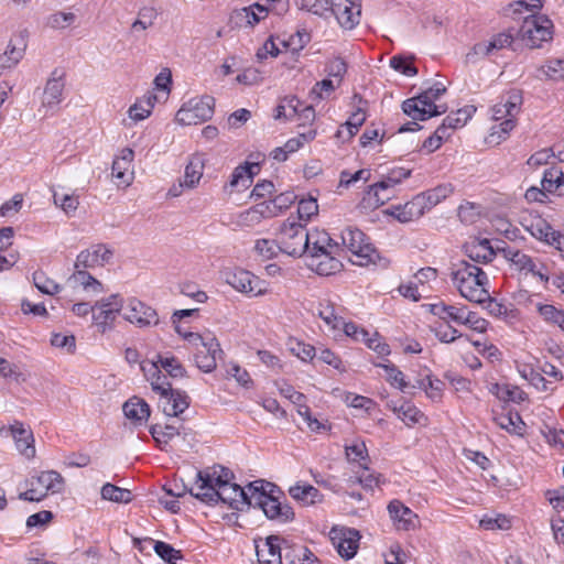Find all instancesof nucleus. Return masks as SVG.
<instances>
[{
	"label": "nucleus",
	"instance_id": "3",
	"mask_svg": "<svg viewBox=\"0 0 564 564\" xmlns=\"http://www.w3.org/2000/svg\"><path fill=\"white\" fill-rule=\"evenodd\" d=\"M522 105V95L519 90H510L502 95L497 104L491 108V117L495 121L490 129L489 142L499 144L506 140L516 127V118L520 112Z\"/></svg>",
	"mask_w": 564,
	"mask_h": 564
},
{
	"label": "nucleus",
	"instance_id": "64",
	"mask_svg": "<svg viewBox=\"0 0 564 564\" xmlns=\"http://www.w3.org/2000/svg\"><path fill=\"white\" fill-rule=\"evenodd\" d=\"M293 557L291 564H316L317 558L313 552L305 546L294 547L292 550Z\"/></svg>",
	"mask_w": 564,
	"mask_h": 564
},
{
	"label": "nucleus",
	"instance_id": "23",
	"mask_svg": "<svg viewBox=\"0 0 564 564\" xmlns=\"http://www.w3.org/2000/svg\"><path fill=\"white\" fill-rule=\"evenodd\" d=\"M274 216L275 212L272 209L271 204L262 202L239 213L236 217V225L239 227H253L260 224L262 219Z\"/></svg>",
	"mask_w": 564,
	"mask_h": 564
},
{
	"label": "nucleus",
	"instance_id": "30",
	"mask_svg": "<svg viewBox=\"0 0 564 564\" xmlns=\"http://www.w3.org/2000/svg\"><path fill=\"white\" fill-rule=\"evenodd\" d=\"M307 238H310V247L305 251L307 256L326 252L339 247L338 242L334 241L325 230L307 231Z\"/></svg>",
	"mask_w": 564,
	"mask_h": 564
},
{
	"label": "nucleus",
	"instance_id": "19",
	"mask_svg": "<svg viewBox=\"0 0 564 564\" xmlns=\"http://www.w3.org/2000/svg\"><path fill=\"white\" fill-rule=\"evenodd\" d=\"M388 512L397 530L411 531L417 525V514L398 499L389 502Z\"/></svg>",
	"mask_w": 564,
	"mask_h": 564
},
{
	"label": "nucleus",
	"instance_id": "45",
	"mask_svg": "<svg viewBox=\"0 0 564 564\" xmlns=\"http://www.w3.org/2000/svg\"><path fill=\"white\" fill-rule=\"evenodd\" d=\"M154 364L173 378L183 377L185 373V369L181 362L173 356H158V360Z\"/></svg>",
	"mask_w": 564,
	"mask_h": 564
},
{
	"label": "nucleus",
	"instance_id": "50",
	"mask_svg": "<svg viewBox=\"0 0 564 564\" xmlns=\"http://www.w3.org/2000/svg\"><path fill=\"white\" fill-rule=\"evenodd\" d=\"M53 200L54 204L61 207L67 215L74 214L79 205L78 197L73 194H61L55 192Z\"/></svg>",
	"mask_w": 564,
	"mask_h": 564
},
{
	"label": "nucleus",
	"instance_id": "57",
	"mask_svg": "<svg viewBox=\"0 0 564 564\" xmlns=\"http://www.w3.org/2000/svg\"><path fill=\"white\" fill-rule=\"evenodd\" d=\"M510 8L514 14H535V12L542 8L541 0H518L510 4Z\"/></svg>",
	"mask_w": 564,
	"mask_h": 564
},
{
	"label": "nucleus",
	"instance_id": "40",
	"mask_svg": "<svg viewBox=\"0 0 564 564\" xmlns=\"http://www.w3.org/2000/svg\"><path fill=\"white\" fill-rule=\"evenodd\" d=\"M25 45L21 46L13 45L10 43L4 51V53L0 54V75H2L6 70L12 69L18 65V63L22 59L24 55Z\"/></svg>",
	"mask_w": 564,
	"mask_h": 564
},
{
	"label": "nucleus",
	"instance_id": "5",
	"mask_svg": "<svg viewBox=\"0 0 564 564\" xmlns=\"http://www.w3.org/2000/svg\"><path fill=\"white\" fill-rule=\"evenodd\" d=\"M113 257V250L104 243L93 245L79 252L74 264L73 282H99L89 269L104 267Z\"/></svg>",
	"mask_w": 564,
	"mask_h": 564
},
{
	"label": "nucleus",
	"instance_id": "29",
	"mask_svg": "<svg viewBox=\"0 0 564 564\" xmlns=\"http://www.w3.org/2000/svg\"><path fill=\"white\" fill-rule=\"evenodd\" d=\"M161 399L165 400L163 411L169 416H178L189 406L188 395L177 389L171 388Z\"/></svg>",
	"mask_w": 564,
	"mask_h": 564
},
{
	"label": "nucleus",
	"instance_id": "62",
	"mask_svg": "<svg viewBox=\"0 0 564 564\" xmlns=\"http://www.w3.org/2000/svg\"><path fill=\"white\" fill-rule=\"evenodd\" d=\"M318 205L315 198L301 199L297 206V215L301 220H308L312 216L316 215Z\"/></svg>",
	"mask_w": 564,
	"mask_h": 564
},
{
	"label": "nucleus",
	"instance_id": "34",
	"mask_svg": "<svg viewBox=\"0 0 564 564\" xmlns=\"http://www.w3.org/2000/svg\"><path fill=\"white\" fill-rule=\"evenodd\" d=\"M123 412L129 420H132L139 424L147 421L150 416V408L148 403L137 397L129 399L123 404Z\"/></svg>",
	"mask_w": 564,
	"mask_h": 564
},
{
	"label": "nucleus",
	"instance_id": "31",
	"mask_svg": "<svg viewBox=\"0 0 564 564\" xmlns=\"http://www.w3.org/2000/svg\"><path fill=\"white\" fill-rule=\"evenodd\" d=\"M290 496L303 506H312L323 500V495L312 485L296 484L289 489Z\"/></svg>",
	"mask_w": 564,
	"mask_h": 564
},
{
	"label": "nucleus",
	"instance_id": "33",
	"mask_svg": "<svg viewBox=\"0 0 564 564\" xmlns=\"http://www.w3.org/2000/svg\"><path fill=\"white\" fill-rule=\"evenodd\" d=\"M494 421L499 427L511 434L522 435L524 432L525 424L517 412L496 413Z\"/></svg>",
	"mask_w": 564,
	"mask_h": 564
},
{
	"label": "nucleus",
	"instance_id": "12",
	"mask_svg": "<svg viewBox=\"0 0 564 564\" xmlns=\"http://www.w3.org/2000/svg\"><path fill=\"white\" fill-rule=\"evenodd\" d=\"M402 110L413 120L424 121L446 112V107L436 105L427 91L423 90L420 95L404 100Z\"/></svg>",
	"mask_w": 564,
	"mask_h": 564
},
{
	"label": "nucleus",
	"instance_id": "10",
	"mask_svg": "<svg viewBox=\"0 0 564 564\" xmlns=\"http://www.w3.org/2000/svg\"><path fill=\"white\" fill-rule=\"evenodd\" d=\"M552 21L545 15L530 14L523 17V23L519 30L521 39L530 47H539L552 36Z\"/></svg>",
	"mask_w": 564,
	"mask_h": 564
},
{
	"label": "nucleus",
	"instance_id": "36",
	"mask_svg": "<svg viewBox=\"0 0 564 564\" xmlns=\"http://www.w3.org/2000/svg\"><path fill=\"white\" fill-rule=\"evenodd\" d=\"M392 410L408 426L426 421L424 413L410 402H403L400 406L394 405Z\"/></svg>",
	"mask_w": 564,
	"mask_h": 564
},
{
	"label": "nucleus",
	"instance_id": "53",
	"mask_svg": "<svg viewBox=\"0 0 564 564\" xmlns=\"http://www.w3.org/2000/svg\"><path fill=\"white\" fill-rule=\"evenodd\" d=\"M330 8L332 0H301V9L319 17H325Z\"/></svg>",
	"mask_w": 564,
	"mask_h": 564
},
{
	"label": "nucleus",
	"instance_id": "20",
	"mask_svg": "<svg viewBox=\"0 0 564 564\" xmlns=\"http://www.w3.org/2000/svg\"><path fill=\"white\" fill-rule=\"evenodd\" d=\"M451 279L453 282H488L487 273L467 261H458L451 267Z\"/></svg>",
	"mask_w": 564,
	"mask_h": 564
},
{
	"label": "nucleus",
	"instance_id": "52",
	"mask_svg": "<svg viewBox=\"0 0 564 564\" xmlns=\"http://www.w3.org/2000/svg\"><path fill=\"white\" fill-rule=\"evenodd\" d=\"M420 387L425 390L431 400H441L444 388V382L442 380L433 379L431 376H427L421 381Z\"/></svg>",
	"mask_w": 564,
	"mask_h": 564
},
{
	"label": "nucleus",
	"instance_id": "39",
	"mask_svg": "<svg viewBox=\"0 0 564 564\" xmlns=\"http://www.w3.org/2000/svg\"><path fill=\"white\" fill-rule=\"evenodd\" d=\"M453 193L452 185H440L435 188H432L425 193L419 194V198L423 199V208L424 210H430L432 207L436 206L438 203H441L443 199L448 197Z\"/></svg>",
	"mask_w": 564,
	"mask_h": 564
},
{
	"label": "nucleus",
	"instance_id": "26",
	"mask_svg": "<svg viewBox=\"0 0 564 564\" xmlns=\"http://www.w3.org/2000/svg\"><path fill=\"white\" fill-rule=\"evenodd\" d=\"M524 229L535 239L550 243L551 237L555 235L552 226L541 216H528L522 220Z\"/></svg>",
	"mask_w": 564,
	"mask_h": 564
},
{
	"label": "nucleus",
	"instance_id": "14",
	"mask_svg": "<svg viewBox=\"0 0 564 564\" xmlns=\"http://www.w3.org/2000/svg\"><path fill=\"white\" fill-rule=\"evenodd\" d=\"M330 12L345 30H352L360 22V0H332Z\"/></svg>",
	"mask_w": 564,
	"mask_h": 564
},
{
	"label": "nucleus",
	"instance_id": "18",
	"mask_svg": "<svg viewBox=\"0 0 564 564\" xmlns=\"http://www.w3.org/2000/svg\"><path fill=\"white\" fill-rule=\"evenodd\" d=\"M123 316L127 321L140 327L156 325V312L137 299H130L124 307Z\"/></svg>",
	"mask_w": 564,
	"mask_h": 564
},
{
	"label": "nucleus",
	"instance_id": "37",
	"mask_svg": "<svg viewBox=\"0 0 564 564\" xmlns=\"http://www.w3.org/2000/svg\"><path fill=\"white\" fill-rule=\"evenodd\" d=\"M475 111H476L475 107L468 106V107L458 109L455 112H451L449 115H447L444 118L440 128H443L444 132L448 133L449 129L454 130V129L464 127L467 123V121L471 118V116L474 115Z\"/></svg>",
	"mask_w": 564,
	"mask_h": 564
},
{
	"label": "nucleus",
	"instance_id": "13",
	"mask_svg": "<svg viewBox=\"0 0 564 564\" xmlns=\"http://www.w3.org/2000/svg\"><path fill=\"white\" fill-rule=\"evenodd\" d=\"M123 307L122 300L118 294L96 302L93 306V322L101 333L111 328L117 315Z\"/></svg>",
	"mask_w": 564,
	"mask_h": 564
},
{
	"label": "nucleus",
	"instance_id": "7",
	"mask_svg": "<svg viewBox=\"0 0 564 564\" xmlns=\"http://www.w3.org/2000/svg\"><path fill=\"white\" fill-rule=\"evenodd\" d=\"M341 245L350 251L352 264L366 267L375 263L378 252L366 235L357 228H345L340 234Z\"/></svg>",
	"mask_w": 564,
	"mask_h": 564
},
{
	"label": "nucleus",
	"instance_id": "46",
	"mask_svg": "<svg viewBox=\"0 0 564 564\" xmlns=\"http://www.w3.org/2000/svg\"><path fill=\"white\" fill-rule=\"evenodd\" d=\"M378 367H381L387 372V380L393 386L404 391L408 387V382L404 379V375L401 370H399L393 364H377Z\"/></svg>",
	"mask_w": 564,
	"mask_h": 564
},
{
	"label": "nucleus",
	"instance_id": "59",
	"mask_svg": "<svg viewBox=\"0 0 564 564\" xmlns=\"http://www.w3.org/2000/svg\"><path fill=\"white\" fill-rule=\"evenodd\" d=\"M365 121L366 111L364 108L358 107L344 124V127L347 128L349 138L354 137L358 132L359 128L364 124Z\"/></svg>",
	"mask_w": 564,
	"mask_h": 564
},
{
	"label": "nucleus",
	"instance_id": "6",
	"mask_svg": "<svg viewBox=\"0 0 564 564\" xmlns=\"http://www.w3.org/2000/svg\"><path fill=\"white\" fill-rule=\"evenodd\" d=\"M503 258L511 262V265L516 270L523 272L527 276L531 274L534 279L549 282L551 279L557 278L554 265L552 263L543 261L541 258H532L527 253L512 249L506 248L501 250Z\"/></svg>",
	"mask_w": 564,
	"mask_h": 564
},
{
	"label": "nucleus",
	"instance_id": "16",
	"mask_svg": "<svg viewBox=\"0 0 564 564\" xmlns=\"http://www.w3.org/2000/svg\"><path fill=\"white\" fill-rule=\"evenodd\" d=\"M360 535L357 530L347 528H333L330 531V540L336 547L338 554L349 560L355 556Z\"/></svg>",
	"mask_w": 564,
	"mask_h": 564
},
{
	"label": "nucleus",
	"instance_id": "49",
	"mask_svg": "<svg viewBox=\"0 0 564 564\" xmlns=\"http://www.w3.org/2000/svg\"><path fill=\"white\" fill-rule=\"evenodd\" d=\"M153 549L163 561L170 564H175V562L182 557L181 551L175 550L172 545L163 541H154Z\"/></svg>",
	"mask_w": 564,
	"mask_h": 564
},
{
	"label": "nucleus",
	"instance_id": "43",
	"mask_svg": "<svg viewBox=\"0 0 564 564\" xmlns=\"http://www.w3.org/2000/svg\"><path fill=\"white\" fill-rule=\"evenodd\" d=\"M150 433L160 448L167 451L166 446L169 445L170 441L177 436L180 431L177 427L166 424L164 426L152 425Z\"/></svg>",
	"mask_w": 564,
	"mask_h": 564
},
{
	"label": "nucleus",
	"instance_id": "4",
	"mask_svg": "<svg viewBox=\"0 0 564 564\" xmlns=\"http://www.w3.org/2000/svg\"><path fill=\"white\" fill-rule=\"evenodd\" d=\"M188 349L193 352L196 366L204 372H212L217 367V359L223 350L217 338L212 333H184Z\"/></svg>",
	"mask_w": 564,
	"mask_h": 564
},
{
	"label": "nucleus",
	"instance_id": "1",
	"mask_svg": "<svg viewBox=\"0 0 564 564\" xmlns=\"http://www.w3.org/2000/svg\"><path fill=\"white\" fill-rule=\"evenodd\" d=\"M234 474L230 469L214 465L197 471L196 482L188 491L198 500L208 505L219 502L228 505L231 509L243 510L249 507V485L241 488L231 482Z\"/></svg>",
	"mask_w": 564,
	"mask_h": 564
},
{
	"label": "nucleus",
	"instance_id": "22",
	"mask_svg": "<svg viewBox=\"0 0 564 564\" xmlns=\"http://www.w3.org/2000/svg\"><path fill=\"white\" fill-rule=\"evenodd\" d=\"M63 90L64 82L62 78L53 77L46 82L43 91L42 106L39 109L40 112L42 109L44 110V117L53 113L57 109L58 105L63 100Z\"/></svg>",
	"mask_w": 564,
	"mask_h": 564
},
{
	"label": "nucleus",
	"instance_id": "28",
	"mask_svg": "<svg viewBox=\"0 0 564 564\" xmlns=\"http://www.w3.org/2000/svg\"><path fill=\"white\" fill-rule=\"evenodd\" d=\"M257 557L260 564H282L280 538L268 536L261 546H257Z\"/></svg>",
	"mask_w": 564,
	"mask_h": 564
},
{
	"label": "nucleus",
	"instance_id": "24",
	"mask_svg": "<svg viewBox=\"0 0 564 564\" xmlns=\"http://www.w3.org/2000/svg\"><path fill=\"white\" fill-rule=\"evenodd\" d=\"M134 152L130 148L120 151L112 162V176L124 185H130L133 178L132 162Z\"/></svg>",
	"mask_w": 564,
	"mask_h": 564
},
{
	"label": "nucleus",
	"instance_id": "55",
	"mask_svg": "<svg viewBox=\"0 0 564 564\" xmlns=\"http://www.w3.org/2000/svg\"><path fill=\"white\" fill-rule=\"evenodd\" d=\"M347 459L352 463H362L368 458V451L364 442H354L345 446Z\"/></svg>",
	"mask_w": 564,
	"mask_h": 564
},
{
	"label": "nucleus",
	"instance_id": "9",
	"mask_svg": "<svg viewBox=\"0 0 564 564\" xmlns=\"http://www.w3.org/2000/svg\"><path fill=\"white\" fill-rule=\"evenodd\" d=\"M64 488V478L55 470H46L30 479V488L21 492L19 498L26 501H41L48 492H61Z\"/></svg>",
	"mask_w": 564,
	"mask_h": 564
},
{
	"label": "nucleus",
	"instance_id": "54",
	"mask_svg": "<svg viewBox=\"0 0 564 564\" xmlns=\"http://www.w3.org/2000/svg\"><path fill=\"white\" fill-rule=\"evenodd\" d=\"M318 316L332 330H336L341 327L343 318L335 314L334 306L329 303L326 305L321 304Z\"/></svg>",
	"mask_w": 564,
	"mask_h": 564
},
{
	"label": "nucleus",
	"instance_id": "25",
	"mask_svg": "<svg viewBox=\"0 0 564 564\" xmlns=\"http://www.w3.org/2000/svg\"><path fill=\"white\" fill-rule=\"evenodd\" d=\"M512 42L513 36L510 33L502 32L494 35L489 41H482L475 44L471 54L479 57H486L510 46Z\"/></svg>",
	"mask_w": 564,
	"mask_h": 564
},
{
	"label": "nucleus",
	"instance_id": "51",
	"mask_svg": "<svg viewBox=\"0 0 564 564\" xmlns=\"http://www.w3.org/2000/svg\"><path fill=\"white\" fill-rule=\"evenodd\" d=\"M254 274L240 268H226L221 271L223 282H252Z\"/></svg>",
	"mask_w": 564,
	"mask_h": 564
},
{
	"label": "nucleus",
	"instance_id": "15",
	"mask_svg": "<svg viewBox=\"0 0 564 564\" xmlns=\"http://www.w3.org/2000/svg\"><path fill=\"white\" fill-rule=\"evenodd\" d=\"M0 434L11 436L14 440L18 451L26 458L35 456L34 437L31 430L25 429L20 421H14L10 426H2Z\"/></svg>",
	"mask_w": 564,
	"mask_h": 564
},
{
	"label": "nucleus",
	"instance_id": "61",
	"mask_svg": "<svg viewBox=\"0 0 564 564\" xmlns=\"http://www.w3.org/2000/svg\"><path fill=\"white\" fill-rule=\"evenodd\" d=\"M390 66L394 70L409 77H412L417 74L416 67L413 64H411L406 58L399 55L390 58Z\"/></svg>",
	"mask_w": 564,
	"mask_h": 564
},
{
	"label": "nucleus",
	"instance_id": "21",
	"mask_svg": "<svg viewBox=\"0 0 564 564\" xmlns=\"http://www.w3.org/2000/svg\"><path fill=\"white\" fill-rule=\"evenodd\" d=\"M333 250L307 257V267L321 276H329L341 270V262L332 256Z\"/></svg>",
	"mask_w": 564,
	"mask_h": 564
},
{
	"label": "nucleus",
	"instance_id": "27",
	"mask_svg": "<svg viewBox=\"0 0 564 564\" xmlns=\"http://www.w3.org/2000/svg\"><path fill=\"white\" fill-rule=\"evenodd\" d=\"M424 198H419L417 195L404 205L391 206L388 214L395 217L400 223H410L424 215L425 210L422 206Z\"/></svg>",
	"mask_w": 564,
	"mask_h": 564
},
{
	"label": "nucleus",
	"instance_id": "35",
	"mask_svg": "<svg viewBox=\"0 0 564 564\" xmlns=\"http://www.w3.org/2000/svg\"><path fill=\"white\" fill-rule=\"evenodd\" d=\"M538 79L561 80L564 79V57L550 58L535 73Z\"/></svg>",
	"mask_w": 564,
	"mask_h": 564
},
{
	"label": "nucleus",
	"instance_id": "58",
	"mask_svg": "<svg viewBox=\"0 0 564 564\" xmlns=\"http://www.w3.org/2000/svg\"><path fill=\"white\" fill-rule=\"evenodd\" d=\"M316 137L315 130H308L307 132L300 133L295 138L289 139L284 143V150H286L288 154L296 152L304 143H307L314 140Z\"/></svg>",
	"mask_w": 564,
	"mask_h": 564
},
{
	"label": "nucleus",
	"instance_id": "11",
	"mask_svg": "<svg viewBox=\"0 0 564 564\" xmlns=\"http://www.w3.org/2000/svg\"><path fill=\"white\" fill-rule=\"evenodd\" d=\"M214 106L213 97L192 98L176 112L175 120L182 126L198 124L212 118Z\"/></svg>",
	"mask_w": 564,
	"mask_h": 564
},
{
	"label": "nucleus",
	"instance_id": "38",
	"mask_svg": "<svg viewBox=\"0 0 564 564\" xmlns=\"http://www.w3.org/2000/svg\"><path fill=\"white\" fill-rule=\"evenodd\" d=\"M142 369L147 371L144 366ZM145 375L150 381L152 390L161 398L172 388L171 382L167 380L165 375L161 373L156 364H150V369Z\"/></svg>",
	"mask_w": 564,
	"mask_h": 564
},
{
	"label": "nucleus",
	"instance_id": "60",
	"mask_svg": "<svg viewBox=\"0 0 564 564\" xmlns=\"http://www.w3.org/2000/svg\"><path fill=\"white\" fill-rule=\"evenodd\" d=\"M371 172L367 169H361L356 171L355 173H350L348 171H343L340 173L339 186L348 187L351 184L358 181L367 182L370 178Z\"/></svg>",
	"mask_w": 564,
	"mask_h": 564
},
{
	"label": "nucleus",
	"instance_id": "32",
	"mask_svg": "<svg viewBox=\"0 0 564 564\" xmlns=\"http://www.w3.org/2000/svg\"><path fill=\"white\" fill-rule=\"evenodd\" d=\"M205 167V158L203 154L196 153L189 158L185 167L184 184L186 188H194L199 183Z\"/></svg>",
	"mask_w": 564,
	"mask_h": 564
},
{
	"label": "nucleus",
	"instance_id": "63",
	"mask_svg": "<svg viewBox=\"0 0 564 564\" xmlns=\"http://www.w3.org/2000/svg\"><path fill=\"white\" fill-rule=\"evenodd\" d=\"M335 90V85L332 79H323L316 83L311 90L312 100H322Z\"/></svg>",
	"mask_w": 564,
	"mask_h": 564
},
{
	"label": "nucleus",
	"instance_id": "44",
	"mask_svg": "<svg viewBox=\"0 0 564 564\" xmlns=\"http://www.w3.org/2000/svg\"><path fill=\"white\" fill-rule=\"evenodd\" d=\"M101 497L113 502L128 503L132 500L130 490L117 487L112 484H105L101 488Z\"/></svg>",
	"mask_w": 564,
	"mask_h": 564
},
{
	"label": "nucleus",
	"instance_id": "47",
	"mask_svg": "<svg viewBox=\"0 0 564 564\" xmlns=\"http://www.w3.org/2000/svg\"><path fill=\"white\" fill-rule=\"evenodd\" d=\"M394 195V192L392 189L388 188H378V182L375 183L369 187V191L367 193V199L369 204H372L375 206H380L386 204L388 200H390Z\"/></svg>",
	"mask_w": 564,
	"mask_h": 564
},
{
	"label": "nucleus",
	"instance_id": "8",
	"mask_svg": "<svg viewBox=\"0 0 564 564\" xmlns=\"http://www.w3.org/2000/svg\"><path fill=\"white\" fill-rule=\"evenodd\" d=\"M279 242L282 252L289 256H302L310 247L305 227L293 218H288L280 228Z\"/></svg>",
	"mask_w": 564,
	"mask_h": 564
},
{
	"label": "nucleus",
	"instance_id": "56",
	"mask_svg": "<svg viewBox=\"0 0 564 564\" xmlns=\"http://www.w3.org/2000/svg\"><path fill=\"white\" fill-rule=\"evenodd\" d=\"M362 466V473L358 475L355 479L349 478L348 482L360 484L365 489H373L380 484V475L371 473L367 466Z\"/></svg>",
	"mask_w": 564,
	"mask_h": 564
},
{
	"label": "nucleus",
	"instance_id": "2",
	"mask_svg": "<svg viewBox=\"0 0 564 564\" xmlns=\"http://www.w3.org/2000/svg\"><path fill=\"white\" fill-rule=\"evenodd\" d=\"M249 507H258L268 519L280 523L293 520V509L275 496L281 494L275 485L260 479L249 484Z\"/></svg>",
	"mask_w": 564,
	"mask_h": 564
},
{
	"label": "nucleus",
	"instance_id": "48",
	"mask_svg": "<svg viewBox=\"0 0 564 564\" xmlns=\"http://www.w3.org/2000/svg\"><path fill=\"white\" fill-rule=\"evenodd\" d=\"M254 251L263 259H271L275 257L281 250L280 242L276 243L271 239H259L256 241Z\"/></svg>",
	"mask_w": 564,
	"mask_h": 564
},
{
	"label": "nucleus",
	"instance_id": "41",
	"mask_svg": "<svg viewBox=\"0 0 564 564\" xmlns=\"http://www.w3.org/2000/svg\"><path fill=\"white\" fill-rule=\"evenodd\" d=\"M259 171V165L248 164V165H240L235 169L231 180H230V186L231 187H239L247 188L252 183V176L254 173Z\"/></svg>",
	"mask_w": 564,
	"mask_h": 564
},
{
	"label": "nucleus",
	"instance_id": "17",
	"mask_svg": "<svg viewBox=\"0 0 564 564\" xmlns=\"http://www.w3.org/2000/svg\"><path fill=\"white\" fill-rule=\"evenodd\" d=\"M270 12L261 3H253L248 7L239 8L230 13L229 22L232 26L239 29L253 28L260 21L264 20Z\"/></svg>",
	"mask_w": 564,
	"mask_h": 564
},
{
	"label": "nucleus",
	"instance_id": "42",
	"mask_svg": "<svg viewBox=\"0 0 564 564\" xmlns=\"http://www.w3.org/2000/svg\"><path fill=\"white\" fill-rule=\"evenodd\" d=\"M485 284H459V293L469 302L484 305L491 295L489 290L484 288Z\"/></svg>",
	"mask_w": 564,
	"mask_h": 564
}]
</instances>
